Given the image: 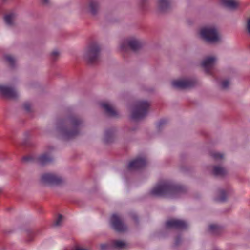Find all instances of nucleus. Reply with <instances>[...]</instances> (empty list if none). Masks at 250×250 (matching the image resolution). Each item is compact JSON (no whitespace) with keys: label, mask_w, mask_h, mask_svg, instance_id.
Listing matches in <instances>:
<instances>
[{"label":"nucleus","mask_w":250,"mask_h":250,"mask_svg":"<svg viewBox=\"0 0 250 250\" xmlns=\"http://www.w3.org/2000/svg\"><path fill=\"white\" fill-rule=\"evenodd\" d=\"M212 173L216 176H222L225 175L226 171L222 167L214 166L213 169Z\"/></svg>","instance_id":"21"},{"label":"nucleus","mask_w":250,"mask_h":250,"mask_svg":"<svg viewBox=\"0 0 250 250\" xmlns=\"http://www.w3.org/2000/svg\"><path fill=\"white\" fill-rule=\"evenodd\" d=\"M146 161L144 157H138L130 162L127 166L129 170H135L144 167L146 165Z\"/></svg>","instance_id":"10"},{"label":"nucleus","mask_w":250,"mask_h":250,"mask_svg":"<svg viewBox=\"0 0 250 250\" xmlns=\"http://www.w3.org/2000/svg\"><path fill=\"white\" fill-rule=\"evenodd\" d=\"M63 221V216L62 215L59 214L55 220L53 225L56 227L60 226Z\"/></svg>","instance_id":"24"},{"label":"nucleus","mask_w":250,"mask_h":250,"mask_svg":"<svg viewBox=\"0 0 250 250\" xmlns=\"http://www.w3.org/2000/svg\"><path fill=\"white\" fill-rule=\"evenodd\" d=\"M16 18V14L15 13H9L4 16V22L7 26H11L14 25Z\"/></svg>","instance_id":"18"},{"label":"nucleus","mask_w":250,"mask_h":250,"mask_svg":"<svg viewBox=\"0 0 250 250\" xmlns=\"http://www.w3.org/2000/svg\"><path fill=\"white\" fill-rule=\"evenodd\" d=\"M111 225L112 227L118 232H123L126 229V226L123 223L119 215L116 214L112 215Z\"/></svg>","instance_id":"9"},{"label":"nucleus","mask_w":250,"mask_h":250,"mask_svg":"<svg viewBox=\"0 0 250 250\" xmlns=\"http://www.w3.org/2000/svg\"><path fill=\"white\" fill-rule=\"evenodd\" d=\"M142 43L138 39L132 37L124 40L121 44L120 48L122 50L126 51L129 47L133 51H136L142 46Z\"/></svg>","instance_id":"7"},{"label":"nucleus","mask_w":250,"mask_h":250,"mask_svg":"<svg viewBox=\"0 0 250 250\" xmlns=\"http://www.w3.org/2000/svg\"><path fill=\"white\" fill-rule=\"evenodd\" d=\"M5 60L10 63V65H13L14 63V58L10 55H7L5 56Z\"/></svg>","instance_id":"29"},{"label":"nucleus","mask_w":250,"mask_h":250,"mask_svg":"<svg viewBox=\"0 0 250 250\" xmlns=\"http://www.w3.org/2000/svg\"><path fill=\"white\" fill-rule=\"evenodd\" d=\"M165 225L167 228L182 229L186 228L188 226V224L183 220L176 219H171L168 220L166 222Z\"/></svg>","instance_id":"11"},{"label":"nucleus","mask_w":250,"mask_h":250,"mask_svg":"<svg viewBox=\"0 0 250 250\" xmlns=\"http://www.w3.org/2000/svg\"><path fill=\"white\" fill-rule=\"evenodd\" d=\"M195 81L191 78H181L173 80L171 82L172 86L177 89H186L192 87L195 84Z\"/></svg>","instance_id":"8"},{"label":"nucleus","mask_w":250,"mask_h":250,"mask_svg":"<svg viewBox=\"0 0 250 250\" xmlns=\"http://www.w3.org/2000/svg\"><path fill=\"white\" fill-rule=\"evenodd\" d=\"M211 156L216 160H222L223 158V155L217 152H212Z\"/></svg>","instance_id":"25"},{"label":"nucleus","mask_w":250,"mask_h":250,"mask_svg":"<svg viewBox=\"0 0 250 250\" xmlns=\"http://www.w3.org/2000/svg\"><path fill=\"white\" fill-rule=\"evenodd\" d=\"M100 48L96 42L90 43L85 48L83 53V57L89 63H94L98 61L100 58Z\"/></svg>","instance_id":"3"},{"label":"nucleus","mask_w":250,"mask_h":250,"mask_svg":"<svg viewBox=\"0 0 250 250\" xmlns=\"http://www.w3.org/2000/svg\"><path fill=\"white\" fill-rule=\"evenodd\" d=\"M81 123V121L78 118L71 117L59 122L57 124V131L63 139H70L78 133Z\"/></svg>","instance_id":"2"},{"label":"nucleus","mask_w":250,"mask_h":250,"mask_svg":"<svg viewBox=\"0 0 250 250\" xmlns=\"http://www.w3.org/2000/svg\"><path fill=\"white\" fill-rule=\"evenodd\" d=\"M200 35L206 41L211 43L218 42L221 39L220 34L214 25L203 27L200 30Z\"/></svg>","instance_id":"4"},{"label":"nucleus","mask_w":250,"mask_h":250,"mask_svg":"<svg viewBox=\"0 0 250 250\" xmlns=\"http://www.w3.org/2000/svg\"><path fill=\"white\" fill-rule=\"evenodd\" d=\"M217 58L215 56H210L205 59L202 63V67L206 72L209 73L210 70L213 68L216 63Z\"/></svg>","instance_id":"12"},{"label":"nucleus","mask_w":250,"mask_h":250,"mask_svg":"<svg viewBox=\"0 0 250 250\" xmlns=\"http://www.w3.org/2000/svg\"><path fill=\"white\" fill-rule=\"evenodd\" d=\"M0 94L9 98H14L17 95V92L13 88L5 85H0Z\"/></svg>","instance_id":"13"},{"label":"nucleus","mask_w":250,"mask_h":250,"mask_svg":"<svg viewBox=\"0 0 250 250\" xmlns=\"http://www.w3.org/2000/svg\"><path fill=\"white\" fill-rule=\"evenodd\" d=\"M246 29L248 33V34L250 35V18L248 20L247 25H246Z\"/></svg>","instance_id":"31"},{"label":"nucleus","mask_w":250,"mask_h":250,"mask_svg":"<svg viewBox=\"0 0 250 250\" xmlns=\"http://www.w3.org/2000/svg\"><path fill=\"white\" fill-rule=\"evenodd\" d=\"M218 226L216 225L212 224L209 227V230L211 232L214 233L218 229Z\"/></svg>","instance_id":"30"},{"label":"nucleus","mask_w":250,"mask_h":250,"mask_svg":"<svg viewBox=\"0 0 250 250\" xmlns=\"http://www.w3.org/2000/svg\"><path fill=\"white\" fill-rule=\"evenodd\" d=\"M100 8V3L97 0H90L88 3V10L93 15H95Z\"/></svg>","instance_id":"14"},{"label":"nucleus","mask_w":250,"mask_h":250,"mask_svg":"<svg viewBox=\"0 0 250 250\" xmlns=\"http://www.w3.org/2000/svg\"><path fill=\"white\" fill-rule=\"evenodd\" d=\"M221 3L224 6L229 9H234L238 5L236 0H222Z\"/></svg>","instance_id":"19"},{"label":"nucleus","mask_w":250,"mask_h":250,"mask_svg":"<svg viewBox=\"0 0 250 250\" xmlns=\"http://www.w3.org/2000/svg\"><path fill=\"white\" fill-rule=\"evenodd\" d=\"M142 2H144L146 1L147 0H140Z\"/></svg>","instance_id":"38"},{"label":"nucleus","mask_w":250,"mask_h":250,"mask_svg":"<svg viewBox=\"0 0 250 250\" xmlns=\"http://www.w3.org/2000/svg\"><path fill=\"white\" fill-rule=\"evenodd\" d=\"M50 0H41L42 2L44 4H47L49 3Z\"/></svg>","instance_id":"35"},{"label":"nucleus","mask_w":250,"mask_h":250,"mask_svg":"<svg viewBox=\"0 0 250 250\" xmlns=\"http://www.w3.org/2000/svg\"><path fill=\"white\" fill-rule=\"evenodd\" d=\"M30 157H25L24 158V159L25 160V161H29L30 160Z\"/></svg>","instance_id":"37"},{"label":"nucleus","mask_w":250,"mask_h":250,"mask_svg":"<svg viewBox=\"0 0 250 250\" xmlns=\"http://www.w3.org/2000/svg\"><path fill=\"white\" fill-rule=\"evenodd\" d=\"M53 160V157L50 153H45L37 158L38 163L41 165L47 164Z\"/></svg>","instance_id":"15"},{"label":"nucleus","mask_w":250,"mask_h":250,"mask_svg":"<svg viewBox=\"0 0 250 250\" xmlns=\"http://www.w3.org/2000/svg\"><path fill=\"white\" fill-rule=\"evenodd\" d=\"M109 247V245L107 244H103L100 245L101 250H105Z\"/></svg>","instance_id":"32"},{"label":"nucleus","mask_w":250,"mask_h":250,"mask_svg":"<svg viewBox=\"0 0 250 250\" xmlns=\"http://www.w3.org/2000/svg\"><path fill=\"white\" fill-rule=\"evenodd\" d=\"M60 53L58 50H55L53 51L51 53V58L52 60H55L60 56Z\"/></svg>","instance_id":"28"},{"label":"nucleus","mask_w":250,"mask_h":250,"mask_svg":"<svg viewBox=\"0 0 250 250\" xmlns=\"http://www.w3.org/2000/svg\"><path fill=\"white\" fill-rule=\"evenodd\" d=\"M167 123V121L165 119L160 120L157 124L156 126L158 129H161Z\"/></svg>","instance_id":"27"},{"label":"nucleus","mask_w":250,"mask_h":250,"mask_svg":"<svg viewBox=\"0 0 250 250\" xmlns=\"http://www.w3.org/2000/svg\"><path fill=\"white\" fill-rule=\"evenodd\" d=\"M74 250H88L85 248H83L81 247H76Z\"/></svg>","instance_id":"34"},{"label":"nucleus","mask_w":250,"mask_h":250,"mask_svg":"<svg viewBox=\"0 0 250 250\" xmlns=\"http://www.w3.org/2000/svg\"><path fill=\"white\" fill-rule=\"evenodd\" d=\"M230 81L229 79H225L220 83V86L222 89H226L230 85Z\"/></svg>","instance_id":"23"},{"label":"nucleus","mask_w":250,"mask_h":250,"mask_svg":"<svg viewBox=\"0 0 250 250\" xmlns=\"http://www.w3.org/2000/svg\"><path fill=\"white\" fill-rule=\"evenodd\" d=\"M101 106L104 109L108 115L110 116H116L117 115L116 110L108 103H103L101 104Z\"/></svg>","instance_id":"16"},{"label":"nucleus","mask_w":250,"mask_h":250,"mask_svg":"<svg viewBox=\"0 0 250 250\" xmlns=\"http://www.w3.org/2000/svg\"><path fill=\"white\" fill-rule=\"evenodd\" d=\"M149 106L150 104L147 101H137L132 109V119L138 120L143 118L147 114Z\"/></svg>","instance_id":"5"},{"label":"nucleus","mask_w":250,"mask_h":250,"mask_svg":"<svg viewBox=\"0 0 250 250\" xmlns=\"http://www.w3.org/2000/svg\"><path fill=\"white\" fill-rule=\"evenodd\" d=\"M114 130L113 129H108L105 131L104 140L106 143L111 142L114 136Z\"/></svg>","instance_id":"20"},{"label":"nucleus","mask_w":250,"mask_h":250,"mask_svg":"<svg viewBox=\"0 0 250 250\" xmlns=\"http://www.w3.org/2000/svg\"><path fill=\"white\" fill-rule=\"evenodd\" d=\"M24 108L27 111H29L30 109V105L29 104H24Z\"/></svg>","instance_id":"33"},{"label":"nucleus","mask_w":250,"mask_h":250,"mask_svg":"<svg viewBox=\"0 0 250 250\" xmlns=\"http://www.w3.org/2000/svg\"><path fill=\"white\" fill-rule=\"evenodd\" d=\"M171 3L170 0H158L157 6L159 10L163 12L170 8Z\"/></svg>","instance_id":"17"},{"label":"nucleus","mask_w":250,"mask_h":250,"mask_svg":"<svg viewBox=\"0 0 250 250\" xmlns=\"http://www.w3.org/2000/svg\"><path fill=\"white\" fill-rule=\"evenodd\" d=\"M186 190L184 187L170 181H163L157 184L150 191V194L154 196H166L175 198Z\"/></svg>","instance_id":"1"},{"label":"nucleus","mask_w":250,"mask_h":250,"mask_svg":"<svg viewBox=\"0 0 250 250\" xmlns=\"http://www.w3.org/2000/svg\"><path fill=\"white\" fill-rule=\"evenodd\" d=\"M113 247L116 249H123L127 247L126 242L121 240H114L112 242Z\"/></svg>","instance_id":"22"},{"label":"nucleus","mask_w":250,"mask_h":250,"mask_svg":"<svg viewBox=\"0 0 250 250\" xmlns=\"http://www.w3.org/2000/svg\"><path fill=\"white\" fill-rule=\"evenodd\" d=\"M180 241V237H178L175 240V244L176 245H177L178 244V243H179Z\"/></svg>","instance_id":"36"},{"label":"nucleus","mask_w":250,"mask_h":250,"mask_svg":"<svg viewBox=\"0 0 250 250\" xmlns=\"http://www.w3.org/2000/svg\"><path fill=\"white\" fill-rule=\"evenodd\" d=\"M226 199V195L225 192L223 190H221L220 192V197H217L216 200L219 202H223Z\"/></svg>","instance_id":"26"},{"label":"nucleus","mask_w":250,"mask_h":250,"mask_svg":"<svg viewBox=\"0 0 250 250\" xmlns=\"http://www.w3.org/2000/svg\"><path fill=\"white\" fill-rule=\"evenodd\" d=\"M42 183L51 185H60L62 184L64 180L60 175L52 172L43 174L41 178Z\"/></svg>","instance_id":"6"}]
</instances>
